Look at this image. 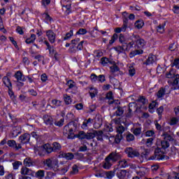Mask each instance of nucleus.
I'll use <instances>...</instances> for the list:
<instances>
[{
	"instance_id": "obj_1",
	"label": "nucleus",
	"mask_w": 179,
	"mask_h": 179,
	"mask_svg": "<svg viewBox=\"0 0 179 179\" xmlns=\"http://www.w3.org/2000/svg\"><path fill=\"white\" fill-rule=\"evenodd\" d=\"M76 121V122L73 121L69 122L67 125L64 126L63 129V134L67 135L69 139H71L75 136L74 132L78 129V121H79V119H77Z\"/></svg>"
},
{
	"instance_id": "obj_2",
	"label": "nucleus",
	"mask_w": 179,
	"mask_h": 179,
	"mask_svg": "<svg viewBox=\"0 0 179 179\" xmlns=\"http://www.w3.org/2000/svg\"><path fill=\"white\" fill-rule=\"evenodd\" d=\"M166 78L168 79H173V86L174 87V89H178V83H179V74L174 73V71H170L169 72L166 73Z\"/></svg>"
},
{
	"instance_id": "obj_3",
	"label": "nucleus",
	"mask_w": 179,
	"mask_h": 179,
	"mask_svg": "<svg viewBox=\"0 0 179 179\" xmlns=\"http://www.w3.org/2000/svg\"><path fill=\"white\" fill-rule=\"evenodd\" d=\"M131 40L136 42V45H137L138 48H143V47L146 45V41H145L143 38H141L139 35L133 34Z\"/></svg>"
},
{
	"instance_id": "obj_4",
	"label": "nucleus",
	"mask_w": 179,
	"mask_h": 179,
	"mask_svg": "<svg viewBox=\"0 0 179 179\" xmlns=\"http://www.w3.org/2000/svg\"><path fill=\"white\" fill-rule=\"evenodd\" d=\"M77 138H78V139H87L88 141H90V139L94 138V135L92 132L85 133V131H79Z\"/></svg>"
},
{
	"instance_id": "obj_5",
	"label": "nucleus",
	"mask_w": 179,
	"mask_h": 179,
	"mask_svg": "<svg viewBox=\"0 0 179 179\" xmlns=\"http://www.w3.org/2000/svg\"><path fill=\"white\" fill-rule=\"evenodd\" d=\"M125 153L127 155L128 157L134 158V157H139L140 155L139 152L136 151V150H134V148L129 147L127 148L124 150Z\"/></svg>"
},
{
	"instance_id": "obj_6",
	"label": "nucleus",
	"mask_w": 179,
	"mask_h": 179,
	"mask_svg": "<svg viewBox=\"0 0 179 179\" xmlns=\"http://www.w3.org/2000/svg\"><path fill=\"white\" fill-rule=\"evenodd\" d=\"M107 157L111 160L113 163L115 162H118V160H121L122 156L121 154L117 152V151L110 152Z\"/></svg>"
},
{
	"instance_id": "obj_7",
	"label": "nucleus",
	"mask_w": 179,
	"mask_h": 179,
	"mask_svg": "<svg viewBox=\"0 0 179 179\" xmlns=\"http://www.w3.org/2000/svg\"><path fill=\"white\" fill-rule=\"evenodd\" d=\"M163 159V155L162 154V150L160 148H156L154 155H152L148 158V160H162Z\"/></svg>"
},
{
	"instance_id": "obj_8",
	"label": "nucleus",
	"mask_w": 179,
	"mask_h": 179,
	"mask_svg": "<svg viewBox=\"0 0 179 179\" xmlns=\"http://www.w3.org/2000/svg\"><path fill=\"white\" fill-rule=\"evenodd\" d=\"M46 36L50 43H51V44H54V43H55V38H57V34L54 32L53 30L46 31Z\"/></svg>"
},
{
	"instance_id": "obj_9",
	"label": "nucleus",
	"mask_w": 179,
	"mask_h": 179,
	"mask_svg": "<svg viewBox=\"0 0 179 179\" xmlns=\"http://www.w3.org/2000/svg\"><path fill=\"white\" fill-rule=\"evenodd\" d=\"M129 166H134V164H129L125 159H120L117 165V169H127V167H129Z\"/></svg>"
},
{
	"instance_id": "obj_10",
	"label": "nucleus",
	"mask_w": 179,
	"mask_h": 179,
	"mask_svg": "<svg viewBox=\"0 0 179 179\" xmlns=\"http://www.w3.org/2000/svg\"><path fill=\"white\" fill-rule=\"evenodd\" d=\"M138 110V107L136 103L132 102L129 104V112L126 115V117H132V113L136 112Z\"/></svg>"
},
{
	"instance_id": "obj_11",
	"label": "nucleus",
	"mask_w": 179,
	"mask_h": 179,
	"mask_svg": "<svg viewBox=\"0 0 179 179\" xmlns=\"http://www.w3.org/2000/svg\"><path fill=\"white\" fill-rule=\"evenodd\" d=\"M113 162L108 158V157H106L105 161L102 163V167L103 169H105V170H110L113 166Z\"/></svg>"
},
{
	"instance_id": "obj_12",
	"label": "nucleus",
	"mask_w": 179,
	"mask_h": 179,
	"mask_svg": "<svg viewBox=\"0 0 179 179\" xmlns=\"http://www.w3.org/2000/svg\"><path fill=\"white\" fill-rule=\"evenodd\" d=\"M7 145L9 148H13L15 150H19V149H22V145L16 144V141L15 140H9L7 142Z\"/></svg>"
},
{
	"instance_id": "obj_13",
	"label": "nucleus",
	"mask_w": 179,
	"mask_h": 179,
	"mask_svg": "<svg viewBox=\"0 0 179 179\" xmlns=\"http://www.w3.org/2000/svg\"><path fill=\"white\" fill-rule=\"evenodd\" d=\"M101 64L103 66H107V65L114 64V61L111 59L103 57L101 59Z\"/></svg>"
},
{
	"instance_id": "obj_14",
	"label": "nucleus",
	"mask_w": 179,
	"mask_h": 179,
	"mask_svg": "<svg viewBox=\"0 0 179 179\" xmlns=\"http://www.w3.org/2000/svg\"><path fill=\"white\" fill-rule=\"evenodd\" d=\"M162 136H164V140L169 141V142H173L174 141L175 145H177L178 142L177 141L174 140V138H173V136L171 134H169V132H164L162 134Z\"/></svg>"
},
{
	"instance_id": "obj_15",
	"label": "nucleus",
	"mask_w": 179,
	"mask_h": 179,
	"mask_svg": "<svg viewBox=\"0 0 179 179\" xmlns=\"http://www.w3.org/2000/svg\"><path fill=\"white\" fill-rule=\"evenodd\" d=\"M19 139L22 143H27L30 141V134H24L20 136Z\"/></svg>"
},
{
	"instance_id": "obj_16",
	"label": "nucleus",
	"mask_w": 179,
	"mask_h": 179,
	"mask_svg": "<svg viewBox=\"0 0 179 179\" xmlns=\"http://www.w3.org/2000/svg\"><path fill=\"white\" fill-rule=\"evenodd\" d=\"M116 176L119 179H125V178H127V170H124V169L119 170L117 172Z\"/></svg>"
},
{
	"instance_id": "obj_17",
	"label": "nucleus",
	"mask_w": 179,
	"mask_h": 179,
	"mask_svg": "<svg viewBox=\"0 0 179 179\" xmlns=\"http://www.w3.org/2000/svg\"><path fill=\"white\" fill-rule=\"evenodd\" d=\"M103 131H94L92 135H94V138L96 136L97 141H103Z\"/></svg>"
},
{
	"instance_id": "obj_18",
	"label": "nucleus",
	"mask_w": 179,
	"mask_h": 179,
	"mask_svg": "<svg viewBox=\"0 0 179 179\" xmlns=\"http://www.w3.org/2000/svg\"><path fill=\"white\" fill-rule=\"evenodd\" d=\"M33 171L29 169L27 167H22L21 169L22 176H33Z\"/></svg>"
},
{
	"instance_id": "obj_19",
	"label": "nucleus",
	"mask_w": 179,
	"mask_h": 179,
	"mask_svg": "<svg viewBox=\"0 0 179 179\" xmlns=\"http://www.w3.org/2000/svg\"><path fill=\"white\" fill-rule=\"evenodd\" d=\"M156 61V57L155 55H150L146 61L143 63L144 65H152L153 62Z\"/></svg>"
},
{
	"instance_id": "obj_20",
	"label": "nucleus",
	"mask_w": 179,
	"mask_h": 179,
	"mask_svg": "<svg viewBox=\"0 0 179 179\" xmlns=\"http://www.w3.org/2000/svg\"><path fill=\"white\" fill-rule=\"evenodd\" d=\"M90 124H93V119L92 118H89L88 120L85 119L83 122L81 128H83V129H87V127H89Z\"/></svg>"
},
{
	"instance_id": "obj_21",
	"label": "nucleus",
	"mask_w": 179,
	"mask_h": 179,
	"mask_svg": "<svg viewBox=\"0 0 179 179\" xmlns=\"http://www.w3.org/2000/svg\"><path fill=\"white\" fill-rule=\"evenodd\" d=\"M43 164H44V166H45V167H47V170H52V169L53 168L52 160L50 158L46 159L43 162Z\"/></svg>"
},
{
	"instance_id": "obj_22",
	"label": "nucleus",
	"mask_w": 179,
	"mask_h": 179,
	"mask_svg": "<svg viewBox=\"0 0 179 179\" xmlns=\"http://www.w3.org/2000/svg\"><path fill=\"white\" fill-rule=\"evenodd\" d=\"M44 122L46 124V125H52V117L50 115H45L43 116Z\"/></svg>"
},
{
	"instance_id": "obj_23",
	"label": "nucleus",
	"mask_w": 179,
	"mask_h": 179,
	"mask_svg": "<svg viewBox=\"0 0 179 179\" xmlns=\"http://www.w3.org/2000/svg\"><path fill=\"white\" fill-rule=\"evenodd\" d=\"M90 95L91 99H94V97H96V96H97V93H99V92L97 91V89L91 87H90Z\"/></svg>"
},
{
	"instance_id": "obj_24",
	"label": "nucleus",
	"mask_w": 179,
	"mask_h": 179,
	"mask_svg": "<svg viewBox=\"0 0 179 179\" xmlns=\"http://www.w3.org/2000/svg\"><path fill=\"white\" fill-rule=\"evenodd\" d=\"M3 83L6 87H8V89L12 87V83H10V80L7 76L3 78Z\"/></svg>"
},
{
	"instance_id": "obj_25",
	"label": "nucleus",
	"mask_w": 179,
	"mask_h": 179,
	"mask_svg": "<svg viewBox=\"0 0 179 179\" xmlns=\"http://www.w3.org/2000/svg\"><path fill=\"white\" fill-rule=\"evenodd\" d=\"M52 148L53 152H59V150H61V144L58 142H54L52 144Z\"/></svg>"
},
{
	"instance_id": "obj_26",
	"label": "nucleus",
	"mask_w": 179,
	"mask_h": 179,
	"mask_svg": "<svg viewBox=\"0 0 179 179\" xmlns=\"http://www.w3.org/2000/svg\"><path fill=\"white\" fill-rule=\"evenodd\" d=\"M24 164L26 167H30L31 166H34V162H33L31 158H26L24 160Z\"/></svg>"
},
{
	"instance_id": "obj_27",
	"label": "nucleus",
	"mask_w": 179,
	"mask_h": 179,
	"mask_svg": "<svg viewBox=\"0 0 179 179\" xmlns=\"http://www.w3.org/2000/svg\"><path fill=\"white\" fill-rule=\"evenodd\" d=\"M147 171H148V169L143 167V168H141L140 170L136 172V174H138V176H139L140 177H145V176H146Z\"/></svg>"
},
{
	"instance_id": "obj_28",
	"label": "nucleus",
	"mask_w": 179,
	"mask_h": 179,
	"mask_svg": "<svg viewBox=\"0 0 179 179\" xmlns=\"http://www.w3.org/2000/svg\"><path fill=\"white\" fill-rule=\"evenodd\" d=\"M124 114V109L121 106H117V110L115 112V117H121Z\"/></svg>"
},
{
	"instance_id": "obj_29",
	"label": "nucleus",
	"mask_w": 179,
	"mask_h": 179,
	"mask_svg": "<svg viewBox=\"0 0 179 179\" xmlns=\"http://www.w3.org/2000/svg\"><path fill=\"white\" fill-rule=\"evenodd\" d=\"M166 94V89L162 87L160 88V90L157 92V97H158V99H162V97H163V96H164Z\"/></svg>"
},
{
	"instance_id": "obj_30",
	"label": "nucleus",
	"mask_w": 179,
	"mask_h": 179,
	"mask_svg": "<svg viewBox=\"0 0 179 179\" xmlns=\"http://www.w3.org/2000/svg\"><path fill=\"white\" fill-rule=\"evenodd\" d=\"M106 99H108V104H113L114 103V98L113 97V92H109L107 93L106 94Z\"/></svg>"
},
{
	"instance_id": "obj_31",
	"label": "nucleus",
	"mask_w": 179,
	"mask_h": 179,
	"mask_svg": "<svg viewBox=\"0 0 179 179\" xmlns=\"http://www.w3.org/2000/svg\"><path fill=\"white\" fill-rule=\"evenodd\" d=\"M43 149L45 150L47 153H52L54 150H52V146L50 144H45L43 145Z\"/></svg>"
},
{
	"instance_id": "obj_32",
	"label": "nucleus",
	"mask_w": 179,
	"mask_h": 179,
	"mask_svg": "<svg viewBox=\"0 0 179 179\" xmlns=\"http://www.w3.org/2000/svg\"><path fill=\"white\" fill-rule=\"evenodd\" d=\"M62 157H64L67 160H72L75 156L72 154V152H68L62 154Z\"/></svg>"
},
{
	"instance_id": "obj_33",
	"label": "nucleus",
	"mask_w": 179,
	"mask_h": 179,
	"mask_svg": "<svg viewBox=\"0 0 179 179\" xmlns=\"http://www.w3.org/2000/svg\"><path fill=\"white\" fill-rule=\"evenodd\" d=\"M116 131L117 132V134L122 135V134L125 132V127L120 124L116 128Z\"/></svg>"
},
{
	"instance_id": "obj_34",
	"label": "nucleus",
	"mask_w": 179,
	"mask_h": 179,
	"mask_svg": "<svg viewBox=\"0 0 179 179\" xmlns=\"http://www.w3.org/2000/svg\"><path fill=\"white\" fill-rule=\"evenodd\" d=\"M112 65L113 66H110V72H112V73H115V72H118V71H120V68L117 64H115V62H114V64Z\"/></svg>"
},
{
	"instance_id": "obj_35",
	"label": "nucleus",
	"mask_w": 179,
	"mask_h": 179,
	"mask_svg": "<svg viewBox=\"0 0 179 179\" xmlns=\"http://www.w3.org/2000/svg\"><path fill=\"white\" fill-rule=\"evenodd\" d=\"M143 21L138 20L135 22L134 26L136 29H142V27H143Z\"/></svg>"
},
{
	"instance_id": "obj_36",
	"label": "nucleus",
	"mask_w": 179,
	"mask_h": 179,
	"mask_svg": "<svg viewBox=\"0 0 179 179\" xmlns=\"http://www.w3.org/2000/svg\"><path fill=\"white\" fill-rule=\"evenodd\" d=\"M45 173V171L44 170H39L35 173V176H36V177H38V178L41 179V178H44Z\"/></svg>"
},
{
	"instance_id": "obj_37",
	"label": "nucleus",
	"mask_w": 179,
	"mask_h": 179,
	"mask_svg": "<svg viewBox=\"0 0 179 179\" xmlns=\"http://www.w3.org/2000/svg\"><path fill=\"white\" fill-rule=\"evenodd\" d=\"M153 141H155L153 137L147 139L145 142V145L147 148H152V145H153Z\"/></svg>"
},
{
	"instance_id": "obj_38",
	"label": "nucleus",
	"mask_w": 179,
	"mask_h": 179,
	"mask_svg": "<svg viewBox=\"0 0 179 179\" xmlns=\"http://www.w3.org/2000/svg\"><path fill=\"white\" fill-rule=\"evenodd\" d=\"M133 134L135 136H139V135L142 134V127L135 128L133 131Z\"/></svg>"
},
{
	"instance_id": "obj_39",
	"label": "nucleus",
	"mask_w": 179,
	"mask_h": 179,
	"mask_svg": "<svg viewBox=\"0 0 179 179\" xmlns=\"http://www.w3.org/2000/svg\"><path fill=\"white\" fill-rule=\"evenodd\" d=\"M161 146L162 149H167V148H170V143L166 140H164L161 141Z\"/></svg>"
},
{
	"instance_id": "obj_40",
	"label": "nucleus",
	"mask_w": 179,
	"mask_h": 179,
	"mask_svg": "<svg viewBox=\"0 0 179 179\" xmlns=\"http://www.w3.org/2000/svg\"><path fill=\"white\" fill-rule=\"evenodd\" d=\"M106 176L108 179L113 178L115 176V169L114 171H109L106 173Z\"/></svg>"
},
{
	"instance_id": "obj_41",
	"label": "nucleus",
	"mask_w": 179,
	"mask_h": 179,
	"mask_svg": "<svg viewBox=\"0 0 179 179\" xmlns=\"http://www.w3.org/2000/svg\"><path fill=\"white\" fill-rule=\"evenodd\" d=\"M126 141L127 142H132V141H135V136L131 133L128 134L126 136Z\"/></svg>"
},
{
	"instance_id": "obj_42",
	"label": "nucleus",
	"mask_w": 179,
	"mask_h": 179,
	"mask_svg": "<svg viewBox=\"0 0 179 179\" xmlns=\"http://www.w3.org/2000/svg\"><path fill=\"white\" fill-rule=\"evenodd\" d=\"M163 111H164V107L160 106L157 109V113L159 115V120H162V115L163 114Z\"/></svg>"
},
{
	"instance_id": "obj_43",
	"label": "nucleus",
	"mask_w": 179,
	"mask_h": 179,
	"mask_svg": "<svg viewBox=\"0 0 179 179\" xmlns=\"http://www.w3.org/2000/svg\"><path fill=\"white\" fill-rule=\"evenodd\" d=\"M64 99L66 104H71L72 103V99H71V96L68 94H64Z\"/></svg>"
},
{
	"instance_id": "obj_44",
	"label": "nucleus",
	"mask_w": 179,
	"mask_h": 179,
	"mask_svg": "<svg viewBox=\"0 0 179 179\" xmlns=\"http://www.w3.org/2000/svg\"><path fill=\"white\" fill-rule=\"evenodd\" d=\"M90 79L93 83H96V82H97V80H99V76H97L94 73H92L90 76Z\"/></svg>"
},
{
	"instance_id": "obj_45",
	"label": "nucleus",
	"mask_w": 179,
	"mask_h": 179,
	"mask_svg": "<svg viewBox=\"0 0 179 179\" xmlns=\"http://www.w3.org/2000/svg\"><path fill=\"white\" fill-rule=\"evenodd\" d=\"M22 76H23V74L20 71H17L15 74V78L17 80H22Z\"/></svg>"
},
{
	"instance_id": "obj_46",
	"label": "nucleus",
	"mask_w": 179,
	"mask_h": 179,
	"mask_svg": "<svg viewBox=\"0 0 179 179\" xmlns=\"http://www.w3.org/2000/svg\"><path fill=\"white\" fill-rule=\"evenodd\" d=\"M19 166H22L21 162L16 161L13 163V166L14 170H17V169H19Z\"/></svg>"
},
{
	"instance_id": "obj_47",
	"label": "nucleus",
	"mask_w": 179,
	"mask_h": 179,
	"mask_svg": "<svg viewBox=\"0 0 179 179\" xmlns=\"http://www.w3.org/2000/svg\"><path fill=\"white\" fill-rule=\"evenodd\" d=\"M178 117H172L171 119L170 125H176V124H178Z\"/></svg>"
},
{
	"instance_id": "obj_48",
	"label": "nucleus",
	"mask_w": 179,
	"mask_h": 179,
	"mask_svg": "<svg viewBox=\"0 0 179 179\" xmlns=\"http://www.w3.org/2000/svg\"><path fill=\"white\" fill-rule=\"evenodd\" d=\"M118 38V35L117 34H114L111 37V40L109 41V44H114L115 40Z\"/></svg>"
},
{
	"instance_id": "obj_49",
	"label": "nucleus",
	"mask_w": 179,
	"mask_h": 179,
	"mask_svg": "<svg viewBox=\"0 0 179 179\" xmlns=\"http://www.w3.org/2000/svg\"><path fill=\"white\" fill-rule=\"evenodd\" d=\"M94 54L96 58H101L103 57V52L101 50H95Z\"/></svg>"
},
{
	"instance_id": "obj_50",
	"label": "nucleus",
	"mask_w": 179,
	"mask_h": 179,
	"mask_svg": "<svg viewBox=\"0 0 179 179\" xmlns=\"http://www.w3.org/2000/svg\"><path fill=\"white\" fill-rule=\"evenodd\" d=\"M122 139V134H117L115 138V143H120Z\"/></svg>"
},
{
	"instance_id": "obj_51",
	"label": "nucleus",
	"mask_w": 179,
	"mask_h": 179,
	"mask_svg": "<svg viewBox=\"0 0 179 179\" xmlns=\"http://www.w3.org/2000/svg\"><path fill=\"white\" fill-rule=\"evenodd\" d=\"M73 36V31L71 30L69 32L66 34V36L64 38V40H69V38H71Z\"/></svg>"
},
{
	"instance_id": "obj_52",
	"label": "nucleus",
	"mask_w": 179,
	"mask_h": 179,
	"mask_svg": "<svg viewBox=\"0 0 179 179\" xmlns=\"http://www.w3.org/2000/svg\"><path fill=\"white\" fill-rule=\"evenodd\" d=\"M157 31L158 33H160L161 34L164 33V25L159 24L157 27Z\"/></svg>"
},
{
	"instance_id": "obj_53",
	"label": "nucleus",
	"mask_w": 179,
	"mask_h": 179,
	"mask_svg": "<svg viewBox=\"0 0 179 179\" xmlns=\"http://www.w3.org/2000/svg\"><path fill=\"white\" fill-rule=\"evenodd\" d=\"M52 104L55 107H59V106H61V101L54 99V100L52 101Z\"/></svg>"
},
{
	"instance_id": "obj_54",
	"label": "nucleus",
	"mask_w": 179,
	"mask_h": 179,
	"mask_svg": "<svg viewBox=\"0 0 179 179\" xmlns=\"http://www.w3.org/2000/svg\"><path fill=\"white\" fill-rule=\"evenodd\" d=\"M79 173V169H78V166L74 165L72 167V171L71 172V174H78Z\"/></svg>"
},
{
	"instance_id": "obj_55",
	"label": "nucleus",
	"mask_w": 179,
	"mask_h": 179,
	"mask_svg": "<svg viewBox=\"0 0 179 179\" xmlns=\"http://www.w3.org/2000/svg\"><path fill=\"white\" fill-rule=\"evenodd\" d=\"M136 73V70L134 67H130L129 69V76H134Z\"/></svg>"
},
{
	"instance_id": "obj_56",
	"label": "nucleus",
	"mask_w": 179,
	"mask_h": 179,
	"mask_svg": "<svg viewBox=\"0 0 179 179\" xmlns=\"http://www.w3.org/2000/svg\"><path fill=\"white\" fill-rule=\"evenodd\" d=\"M172 66L179 69V58H176L172 64Z\"/></svg>"
},
{
	"instance_id": "obj_57",
	"label": "nucleus",
	"mask_w": 179,
	"mask_h": 179,
	"mask_svg": "<svg viewBox=\"0 0 179 179\" xmlns=\"http://www.w3.org/2000/svg\"><path fill=\"white\" fill-rule=\"evenodd\" d=\"M86 33H87V30H86V29L81 28L78 30V31H77L76 34H81L83 36L86 34Z\"/></svg>"
},
{
	"instance_id": "obj_58",
	"label": "nucleus",
	"mask_w": 179,
	"mask_h": 179,
	"mask_svg": "<svg viewBox=\"0 0 179 179\" xmlns=\"http://www.w3.org/2000/svg\"><path fill=\"white\" fill-rule=\"evenodd\" d=\"M35 59H37L38 62H43L44 64V57L38 55L35 57Z\"/></svg>"
},
{
	"instance_id": "obj_59",
	"label": "nucleus",
	"mask_w": 179,
	"mask_h": 179,
	"mask_svg": "<svg viewBox=\"0 0 179 179\" xmlns=\"http://www.w3.org/2000/svg\"><path fill=\"white\" fill-rule=\"evenodd\" d=\"M138 101H140V103H142L143 104H146V103H148V99H146L145 96H140Z\"/></svg>"
},
{
	"instance_id": "obj_60",
	"label": "nucleus",
	"mask_w": 179,
	"mask_h": 179,
	"mask_svg": "<svg viewBox=\"0 0 179 179\" xmlns=\"http://www.w3.org/2000/svg\"><path fill=\"white\" fill-rule=\"evenodd\" d=\"M64 119H61L57 122H55V125H56L57 127H62V125H64Z\"/></svg>"
},
{
	"instance_id": "obj_61",
	"label": "nucleus",
	"mask_w": 179,
	"mask_h": 179,
	"mask_svg": "<svg viewBox=\"0 0 179 179\" xmlns=\"http://www.w3.org/2000/svg\"><path fill=\"white\" fill-rule=\"evenodd\" d=\"M122 48H123L124 51H129V48H128V43L125 42L122 43Z\"/></svg>"
},
{
	"instance_id": "obj_62",
	"label": "nucleus",
	"mask_w": 179,
	"mask_h": 179,
	"mask_svg": "<svg viewBox=\"0 0 179 179\" xmlns=\"http://www.w3.org/2000/svg\"><path fill=\"white\" fill-rule=\"evenodd\" d=\"M55 176V173L54 172L49 171L47 173L46 179H51Z\"/></svg>"
},
{
	"instance_id": "obj_63",
	"label": "nucleus",
	"mask_w": 179,
	"mask_h": 179,
	"mask_svg": "<svg viewBox=\"0 0 179 179\" xmlns=\"http://www.w3.org/2000/svg\"><path fill=\"white\" fill-rule=\"evenodd\" d=\"M155 131L153 130H148L145 132V136H153Z\"/></svg>"
},
{
	"instance_id": "obj_64",
	"label": "nucleus",
	"mask_w": 179,
	"mask_h": 179,
	"mask_svg": "<svg viewBox=\"0 0 179 179\" xmlns=\"http://www.w3.org/2000/svg\"><path fill=\"white\" fill-rule=\"evenodd\" d=\"M115 50L117 51V52H124L125 51L122 48V46H117L115 48Z\"/></svg>"
}]
</instances>
